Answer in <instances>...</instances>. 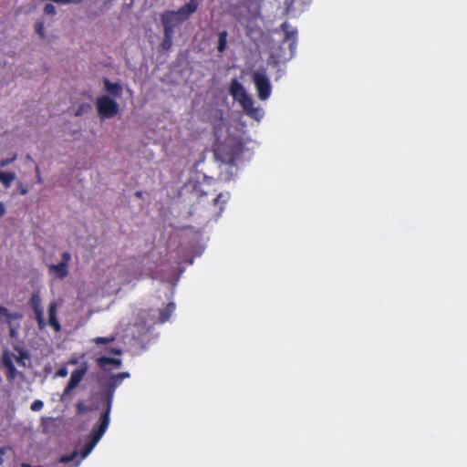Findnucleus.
<instances>
[{"mask_svg":"<svg viewBox=\"0 0 467 467\" xmlns=\"http://www.w3.org/2000/svg\"><path fill=\"white\" fill-rule=\"evenodd\" d=\"M192 14L182 5L178 10H168L161 15V21L163 31L171 34L175 33V28L190 19Z\"/></svg>","mask_w":467,"mask_h":467,"instance_id":"nucleus-1","label":"nucleus"},{"mask_svg":"<svg viewBox=\"0 0 467 467\" xmlns=\"http://www.w3.org/2000/svg\"><path fill=\"white\" fill-rule=\"evenodd\" d=\"M109 425V419H107V415H100L99 422L98 425L93 427L88 437V441L85 444L81 451V459L76 462L75 466H78L81 460L85 459L91 452L96 444L99 441L103 434L106 432Z\"/></svg>","mask_w":467,"mask_h":467,"instance_id":"nucleus-2","label":"nucleus"},{"mask_svg":"<svg viewBox=\"0 0 467 467\" xmlns=\"http://www.w3.org/2000/svg\"><path fill=\"white\" fill-rule=\"evenodd\" d=\"M96 107L101 119H110L118 114L119 104L109 96H101L97 99Z\"/></svg>","mask_w":467,"mask_h":467,"instance_id":"nucleus-3","label":"nucleus"},{"mask_svg":"<svg viewBox=\"0 0 467 467\" xmlns=\"http://www.w3.org/2000/svg\"><path fill=\"white\" fill-rule=\"evenodd\" d=\"M88 366L87 362L81 363V365L72 371L69 381L66 388L63 390V393L60 396L61 401H66L67 399V396L70 394V392L78 387L79 382L83 379L86 373L88 372Z\"/></svg>","mask_w":467,"mask_h":467,"instance_id":"nucleus-4","label":"nucleus"},{"mask_svg":"<svg viewBox=\"0 0 467 467\" xmlns=\"http://www.w3.org/2000/svg\"><path fill=\"white\" fill-rule=\"evenodd\" d=\"M253 81L256 88L258 98L261 100L267 99L271 95V84L268 77L259 71H255L253 74Z\"/></svg>","mask_w":467,"mask_h":467,"instance_id":"nucleus-5","label":"nucleus"},{"mask_svg":"<svg viewBox=\"0 0 467 467\" xmlns=\"http://www.w3.org/2000/svg\"><path fill=\"white\" fill-rule=\"evenodd\" d=\"M120 383L121 381L113 375L106 387L104 394L105 408L101 415H107V419H109L115 389Z\"/></svg>","mask_w":467,"mask_h":467,"instance_id":"nucleus-6","label":"nucleus"},{"mask_svg":"<svg viewBox=\"0 0 467 467\" xmlns=\"http://www.w3.org/2000/svg\"><path fill=\"white\" fill-rule=\"evenodd\" d=\"M229 199V192H221L216 197L213 198L208 208L209 216L215 219L218 218L223 212L224 205L227 203Z\"/></svg>","mask_w":467,"mask_h":467,"instance_id":"nucleus-7","label":"nucleus"},{"mask_svg":"<svg viewBox=\"0 0 467 467\" xmlns=\"http://www.w3.org/2000/svg\"><path fill=\"white\" fill-rule=\"evenodd\" d=\"M29 306L32 308L35 318L37 322L38 328L43 330L47 327V322L44 318V310L42 307V301L37 293H35L31 296L29 299Z\"/></svg>","mask_w":467,"mask_h":467,"instance_id":"nucleus-8","label":"nucleus"},{"mask_svg":"<svg viewBox=\"0 0 467 467\" xmlns=\"http://www.w3.org/2000/svg\"><path fill=\"white\" fill-rule=\"evenodd\" d=\"M71 255L68 252L62 254V261L57 265H50L48 271L58 279H64L68 275V263Z\"/></svg>","mask_w":467,"mask_h":467,"instance_id":"nucleus-9","label":"nucleus"},{"mask_svg":"<svg viewBox=\"0 0 467 467\" xmlns=\"http://www.w3.org/2000/svg\"><path fill=\"white\" fill-rule=\"evenodd\" d=\"M238 102L242 106L246 115L257 120L261 119V110L260 109L254 107V102L251 96L246 94L245 96H243V98L240 99Z\"/></svg>","mask_w":467,"mask_h":467,"instance_id":"nucleus-10","label":"nucleus"},{"mask_svg":"<svg viewBox=\"0 0 467 467\" xmlns=\"http://www.w3.org/2000/svg\"><path fill=\"white\" fill-rule=\"evenodd\" d=\"M280 28L285 33L283 43L288 42L289 48L293 53L296 47L297 30L292 27L287 22H284Z\"/></svg>","mask_w":467,"mask_h":467,"instance_id":"nucleus-11","label":"nucleus"},{"mask_svg":"<svg viewBox=\"0 0 467 467\" xmlns=\"http://www.w3.org/2000/svg\"><path fill=\"white\" fill-rule=\"evenodd\" d=\"M241 150L239 148H231L229 150L226 147L219 148L216 150L215 154L220 155L222 161L225 163L234 164L237 156L240 154Z\"/></svg>","mask_w":467,"mask_h":467,"instance_id":"nucleus-12","label":"nucleus"},{"mask_svg":"<svg viewBox=\"0 0 467 467\" xmlns=\"http://www.w3.org/2000/svg\"><path fill=\"white\" fill-rule=\"evenodd\" d=\"M229 93L236 101H238L240 99L243 98V96H245L247 94L244 86L236 78H234L231 81Z\"/></svg>","mask_w":467,"mask_h":467,"instance_id":"nucleus-13","label":"nucleus"},{"mask_svg":"<svg viewBox=\"0 0 467 467\" xmlns=\"http://www.w3.org/2000/svg\"><path fill=\"white\" fill-rule=\"evenodd\" d=\"M48 325L56 331L61 330V325L57 318V304L52 302L48 306Z\"/></svg>","mask_w":467,"mask_h":467,"instance_id":"nucleus-14","label":"nucleus"},{"mask_svg":"<svg viewBox=\"0 0 467 467\" xmlns=\"http://www.w3.org/2000/svg\"><path fill=\"white\" fill-rule=\"evenodd\" d=\"M105 90L113 97H120L122 94V87L119 83H112L108 78L103 79Z\"/></svg>","mask_w":467,"mask_h":467,"instance_id":"nucleus-15","label":"nucleus"},{"mask_svg":"<svg viewBox=\"0 0 467 467\" xmlns=\"http://www.w3.org/2000/svg\"><path fill=\"white\" fill-rule=\"evenodd\" d=\"M3 366L6 369V378L8 380H14L17 376L16 368L12 361V359L8 356H5L3 358Z\"/></svg>","mask_w":467,"mask_h":467,"instance_id":"nucleus-16","label":"nucleus"},{"mask_svg":"<svg viewBox=\"0 0 467 467\" xmlns=\"http://www.w3.org/2000/svg\"><path fill=\"white\" fill-rule=\"evenodd\" d=\"M97 364L100 368L106 370L108 369L109 365H113L115 368H119L121 366V360L109 357H100L97 358Z\"/></svg>","mask_w":467,"mask_h":467,"instance_id":"nucleus-17","label":"nucleus"},{"mask_svg":"<svg viewBox=\"0 0 467 467\" xmlns=\"http://www.w3.org/2000/svg\"><path fill=\"white\" fill-rule=\"evenodd\" d=\"M174 309V303H169L165 308L160 310L159 321L161 323H165L166 321H168Z\"/></svg>","mask_w":467,"mask_h":467,"instance_id":"nucleus-18","label":"nucleus"},{"mask_svg":"<svg viewBox=\"0 0 467 467\" xmlns=\"http://www.w3.org/2000/svg\"><path fill=\"white\" fill-rule=\"evenodd\" d=\"M16 174L15 172L8 171V172H2L0 176V182L3 183V185L5 188H9L12 184V182L16 180Z\"/></svg>","mask_w":467,"mask_h":467,"instance_id":"nucleus-19","label":"nucleus"},{"mask_svg":"<svg viewBox=\"0 0 467 467\" xmlns=\"http://www.w3.org/2000/svg\"><path fill=\"white\" fill-rule=\"evenodd\" d=\"M173 36H174V34L163 31V38L161 43V47L163 50L169 51L171 48Z\"/></svg>","mask_w":467,"mask_h":467,"instance_id":"nucleus-20","label":"nucleus"},{"mask_svg":"<svg viewBox=\"0 0 467 467\" xmlns=\"http://www.w3.org/2000/svg\"><path fill=\"white\" fill-rule=\"evenodd\" d=\"M227 37H228L227 31L223 30V31L219 32V34H218L219 39H218V46H217V49L219 52H223L226 49Z\"/></svg>","mask_w":467,"mask_h":467,"instance_id":"nucleus-21","label":"nucleus"},{"mask_svg":"<svg viewBox=\"0 0 467 467\" xmlns=\"http://www.w3.org/2000/svg\"><path fill=\"white\" fill-rule=\"evenodd\" d=\"M56 424V419L52 417H44L42 418L41 427L42 431L45 433H48L50 429L54 427Z\"/></svg>","mask_w":467,"mask_h":467,"instance_id":"nucleus-22","label":"nucleus"},{"mask_svg":"<svg viewBox=\"0 0 467 467\" xmlns=\"http://www.w3.org/2000/svg\"><path fill=\"white\" fill-rule=\"evenodd\" d=\"M201 0H190L188 3L184 4L182 6L190 11L192 15L197 11L200 5Z\"/></svg>","mask_w":467,"mask_h":467,"instance_id":"nucleus-23","label":"nucleus"},{"mask_svg":"<svg viewBox=\"0 0 467 467\" xmlns=\"http://www.w3.org/2000/svg\"><path fill=\"white\" fill-rule=\"evenodd\" d=\"M0 315L5 317L6 322L10 325L13 318H16L19 316L11 314L8 309L0 305Z\"/></svg>","mask_w":467,"mask_h":467,"instance_id":"nucleus-24","label":"nucleus"},{"mask_svg":"<svg viewBox=\"0 0 467 467\" xmlns=\"http://www.w3.org/2000/svg\"><path fill=\"white\" fill-rule=\"evenodd\" d=\"M78 456L77 451H72L69 454L61 455L58 459V462L60 463H67L73 462Z\"/></svg>","mask_w":467,"mask_h":467,"instance_id":"nucleus-25","label":"nucleus"},{"mask_svg":"<svg viewBox=\"0 0 467 467\" xmlns=\"http://www.w3.org/2000/svg\"><path fill=\"white\" fill-rule=\"evenodd\" d=\"M115 340V337L111 336L109 337H98L96 338L93 339V342L97 345H100V344H108V343H111Z\"/></svg>","mask_w":467,"mask_h":467,"instance_id":"nucleus-26","label":"nucleus"},{"mask_svg":"<svg viewBox=\"0 0 467 467\" xmlns=\"http://www.w3.org/2000/svg\"><path fill=\"white\" fill-rule=\"evenodd\" d=\"M89 109H91L90 104L82 103L81 105H79V107L78 108L75 114H76V116H81L84 113H86L87 111H88Z\"/></svg>","mask_w":467,"mask_h":467,"instance_id":"nucleus-27","label":"nucleus"},{"mask_svg":"<svg viewBox=\"0 0 467 467\" xmlns=\"http://www.w3.org/2000/svg\"><path fill=\"white\" fill-rule=\"evenodd\" d=\"M29 358L30 357L26 351L21 350L19 352V356L16 358V362L22 366H26L24 359L25 358L29 359Z\"/></svg>","mask_w":467,"mask_h":467,"instance_id":"nucleus-28","label":"nucleus"},{"mask_svg":"<svg viewBox=\"0 0 467 467\" xmlns=\"http://www.w3.org/2000/svg\"><path fill=\"white\" fill-rule=\"evenodd\" d=\"M44 407V402L40 400H36L30 406L33 411H39Z\"/></svg>","mask_w":467,"mask_h":467,"instance_id":"nucleus-29","label":"nucleus"},{"mask_svg":"<svg viewBox=\"0 0 467 467\" xmlns=\"http://www.w3.org/2000/svg\"><path fill=\"white\" fill-rule=\"evenodd\" d=\"M45 15H56V7L52 4H47L44 7Z\"/></svg>","mask_w":467,"mask_h":467,"instance_id":"nucleus-30","label":"nucleus"},{"mask_svg":"<svg viewBox=\"0 0 467 467\" xmlns=\"http://www.w3.org/2000/svg\"><path fill=\"white\" fill-rule=\"evenodd\" d=\"M35 28H36V34H38L40 37H44L45 36L44 23L43 22H36V26H35Z\"/></svg>","mask_w":467,"mask_h":467,"instance_id":"nucleus-31","label":"nucleus"},{"mask_svg":"<svg viewBox=\"0 0 467 467\" xmlns=\"http://www.w3.org/2000/svg\"><path fill=\"white\" fill-rule=\"evenodd\" d=\"M16 159V155L15 154L12 158L3 159L0 161V168H4L8 166L11 162H13Z\"/></svg>","mask_w":467,"mask_h":467,"instance_id":"nucleus-32","label":"nucleus"},{"mask_svg":"<svg viewBox=\"0 0 467 467\" xmlns=\"http://www.w3.org/2000/svg\"><path fill=\"white\" fill-rule=\"evenodd\" d=\"M57 377L65 378L67 376V369L66 367H62L56 372Z\"/></svg>","mask_w":467,"mask_h":467,"instance_id":"nucleus-33","label":"nucleus"},{"mask_svg":"<svg viewBox=\"0 0 467 467\" xmlns=\"http://www.w3.org/2000/svg\"><path fill=\"white\" fill-rule=\"evenodd\" d=\"M130 375L127 372H121L115 375V378L122 381L124 379L128 378Z\"/></svg>","mask_w":467,"mask_h":467,"instance_id":"nucleus-34","label":"nucleus"},{"mask_svg":"<svg viewBox=\"0 0 467 467\" xmlns=\"http://www.w3.org/2000/svg\"><path fill=\"white\" fill-rule=\"evenodd\" d=\"M76 407H77V411L78 413L84 412L86 410V407L81 402H78Z\"/></svg>","mask_w":467,"mask_h":467,"instance_id":"nucleus-35","label":"nucleus"},{"mask_svg":"<svg viewBox=\"0 0 467 467\" xmlns=\"http://www.w3.org/2000/svg\"><path fill=\"white\" fill-rule=\"evenodd\" d=\"M83 0H60V3L59 4H69V3H73V4H79L81 3Z\"/></svg>","mask_w":467,"mask_h":467,"instance_id":"nucleus-36","label":"nucleus"},{"mask_svg":"<svg viewBox=\"0 0 467 467\" xmlns=\"http://www.w3.org/2000/svg\"><path fill=\"white\" fill-rule=\"evenodd\" d=\"M5 213V207L4 203L0 202V217L3 216Z\"/></svg>","mask_w":467,"mask_h":467,"instance_id":"nucleus-37","label":"nucleus"},{"mask_svg":"<svg viewBox=\"0 0 467 467\" xmlns=\"http://www.w3.org/2000/svg\"><path fill=\"white\" fill-rule=\"evenodd\" d=\"M111 352L116 354V355H120L121 354V350L120 349H112Z\"/></svg>","mask_w":467,"mask_h":467,"instance_id":"nucleus-38","label":"nucleus"},{"mask_svg":"<svg viewBox=\"0 0 467 467\" xmlns=\"http://www.w3.org/2000/svg\"><path fill=\"white\" fill-rule=\"evenodd\" d=\"M21 467H41V466H31L28 463H22Z\"/></svg>","mask_w":467,"mask_h":467,"instance_id":"nucleus-39","label":"nucleus"},{"mask_svg":"<svg viewBox=\"0 0 467 467\" xmlns=\"http://www.w3.org/2000/svg\"><path fill=\"white\" fill-rule=\"evenodd\" d=\"M202 198H203V196H202V195H200V197H199V201H198V202H199V203H202V202H204V200H203Z\"/></svg>","mask_w":467,"mask_h":467,"instance_id":"nucleus-40","label":"nucleus"},{"mask_svg":"<svg viewBox=\"0 0 467 467\" xmlns=\"http://www.w3.org/2000/svg\"><path fill=\"white\" fill-rule=\"evenodd\" d=\"M21 193L22 194H26V189H21Z\"/></svg>","mask_w":467,"mask_h":467,"instance_id":"nucleus-41","label":"nucleus"},{"mask_svg":"<svg viewBox=\"0 0 467 467\" xmlns=\"http://www.w3.org/2000/svg\"><path fill=\"white\" fill-rule=\"evenodd\" d=\"M136 196L140 197L141 196V192H136Z\"/></svg>","mask_w":467,"mask_h":467,"instance_id":"nucleus-42","label":"nucleus"},{"mask_svg":"<svg viewBox=\"0 0 467 467\" xmlns=\"http://www.w3.org/2000/svg\"><path fill=\"white\" fill-rule=\"evenodd\" d=\"M70 363H71V364H76V363H77V359H72V360H70Z\"/></svg>","mask_w":467,"mask_h":467,"instance_id":"nucleus-43","label":"nucleus"}]
</instances>
